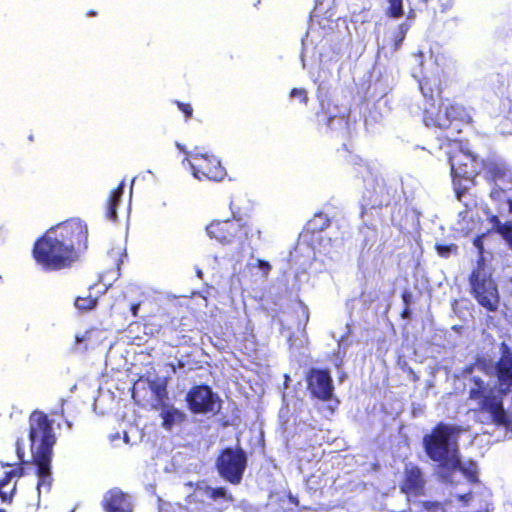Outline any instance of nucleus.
I'll use <instances>...</instances> for the list:
<instances>
[{
	"label": "nucleus",
	"mask_w": 512,
	"mask_h": 512,
	"mask_svg": "<svg viewBox=\"0 0 512 512\" xmlns=\"http://www.w3.org/2000/svg\"><path fill=\"white\" fill-rule=\"evenodd\" d=\"M476 370L495 376L498 385H485L481 378L473 377L474 387L470 389V398L478 402L480 409L488 413L493 422L505 424L508 416L503 408V397L512 392V349L502 343L499 358L478 359L469 372Z\"/></svg>",
	"instance_id": "f257e3e1"
},
{
	"label": "nucleus",
	"mask_w": 512,
	"mask_h": 512,
	"mask_svg": "<svg viewBox=\"0 0 512 512\" xmlns=\"http://www.w3.org/2000/svg\"><path fill=\"white\" fill-rule=\"evenodd\" d=\"M87 226L80 219H71L51 227L34 245L33 254L46 270L69 266L86 249Z\"/></svg>",
	"instance_id": "f03ea898"
},
{
	"label": "nucleus",
	"mask_w": 512,
	"mask_h": 512,
	"mask_svg": "<svg viewBox=\"0 0 512 512\" xmlns=\"http://www.w3.org/2000/svg\"><path fill=\"white\" fill-rule=\"evenodd\" d=\"M28 441L31 457L36 465L38 494L49 493L53 483L51 458L56 436L53 431V421L45 413L41 411L31 413Z\"/></svg>",
	"instance_id": "7ed1b4c3"
},
{
	"label": "nucleus",
	"mask_w": 512,
	"mask_h": 512,
	"mask_svg": "<svg viewBox=\"0 0 512 512\" xmlns=\"http://www.w3.org/2000/svg\"><path fill=\"white\" fill-rule=\"evenodd\" d=\"M448 158L456 197L461 201L474 177L479 173L481 163L470 150L458 140L447 139L439 147Z\"/></svg>",
	"instance_id": "20e7f679"
},
{
	"label": "nucleus",
	"mask_w": 512,
	"mask_h": 512,
	"mask_svg": "<svg viewBox=\"0 0 512 512\" xmlns=\"http://www.w3.org/2000/svg\"><path fill=\"white\" fill-rule=\"evenodd\" d=\"M460 431L456 426L440 423L430 434L425 435L423 445L429 458L441 463L444 468L459 465Z\"/></svg>",
	"instance_id": "39448f33"
},
{
	"label": "nucleus",
	"mask_w": 512,
	"mask_h": 512,
	"mask_svg": "<svg viewBox=\"0 0 512 512\" xmlns=\"http://www.w3.org/2000/svg\"><path fill=\"white\" fill-rule=\"evenodd\" d=\"M470 286L477 302L488 311H496L499 305V292L492 279L490 269L479 261L470 275Z\"/></svg>",
	"instance_id": "423d86ee"
},
{
	"label": "nucleus",
	"mask_w": 512,
	"mask_h": 512,
	"mask_svg": "<svg viewBox=\"0 0 512 512\" xmlns=\"http://www.w3.org/2000/svg\"><path fill=\"white\" fill-rule=\"evenodd\" d=\"M232 494L224 487H197L187 498L188 509L191 512H223L227 505L233 502Z\"/></svg>",
	"instance_id": "0eeeda50"
},
{
	"label": "nucleus",
	"mask_w": 512,
	"mask_h": 512,
	"mask_svg": "<svg viewBox=\"0 0 512 512\" xmlns=\"http://www.w3.org/2000/svg\"><path fill=\"white\" fill-rule=\"evenodd\" d=\"M493 184L490 199L497 205L500 214H512V178L504 163H494L490 167Z\"/></svg>",
	"instance_id": "6e6552de"
},
{
	"label": "nucleus",
	"mask_w": 512,
	"mask_h": 512,
	"mask_svg": "<svg viewBox=\"0 0 512 512\" xmlns=\"http://www.w3.org/2000/svg\"><path fill=\"white\" fill-rule=\"evenodd\" d=\"M467 119L468 115L463 106L446 101L439 106H435L434 102H429L425 106L423 121L427 127L443 130L449 128L455 121H466Z\"/></svg>",
	"instance_id": "1a4fd4ad"
},
{
	"label": "nucleus",
	"mask_w": 512,
	"mask_h": 512,
	"mask_svg": "<svg viewBox=\"0 0 512 512\" xmlns=\"http://www.w3.org/2000/svg\"><path fill=\"white\" fill-rule=\"evenodd\" d=\"M246 466V453L239 447L224 449L216 460L218 473L231 484L241 482Z\"/></svg>",
	"instance_id": "9d476101"
},
{
	"label": "nucleus",
	"mask_w": 512,
	"mask_h": 512,
	"mask_svg": "<svg viewBox=\"0 0 512 512\" xmlns=\"http://www.w3.org/2000/svg\"><path fill=\"white\" fill-rule=\"evenodd\" d=\"M183 163L188 164L192 175L200 181L204 179L222 181L227 174L221 162L215 156L207 153H196L192 155V160L185 158Z\"/></svg>",
	"instance_id": "9b49d317"
},
{
	"label": "nucleus",
	"mask_w": 512,
	"mask_h": 512,
	"mask_svg": "<svg viewBox=\"0 0 512 512\" xmlns=\"http://www.w3.org/2000/svg\"><path fill=\"white\" fill-rule=\"evenodd\" d=\"M322 110L317 114V120L320 125H324L328 130L339 134H348L350 131L349 111L345 107L325 105L321 102Z\"/></svg>",
	"instance_id": "f8f14e48"
},
{
	"label": "nucleus",
	"mask_w": 512,
	"mask_h": 512,
	"mask_svg": "<svg viewBox=\"0 0 512 512\" xmlns=\"http://www.w3.org/2000/svg\"><path fill=\"white\" fill-rule=\"evenodd\" d=\"M186 399L194 413H214L216 411L218 397L208 386L193 387Z\"/></svg>",
	"instance_id": "ddd939ff"
},
{
	"label": "nucleus",
	"mask_w": 512,
	"mask_h": 512,
	"mask_svg": "<svg viewBox=\"0 0 512 512\" xmlns=\"http://www.w3.org/2000/svg\"><path fill=\"white\" fill-rule=\"evenodd\" d=\"M307 383L308 390L314 397L323 401L332 397L334 386L327 370L312 368L307 375Z\"/></svg>",
	"instance_id": "4468645a"
},
{
	"label": "nucleus",
	"mask_w": 512,
	"mask_h": 512,
	"mask_svg": "<svg viewBox=\"0 0 512 512\" xmlns=\"http://www.w3.org/2000/svg\"><path fill=\"white\" fill-rule=\"evenodd\" d=\"M233 218L236 220L237 227L235 231V243L239 249L243 250L245 247L253 248L255 241L260 240L261 230L258 226L252 223L243 222L241 218H236L234 211Z\"/></svg>",
	"instance_id": "2eb2a0df"
},
{
	"label": "nucleus",
	"mask_w": 512,
	"mask_h": 512,
	"mask_svg": "<svg viewBox=\"0 0 512 512\" xmlns=\"http://www.w3.org/2000/svg\"><path fill=\"white\" fill-rule=\"evenodd\" d=\"M238 229L236 220L213 221L206 227L207 235L223 245L235 243V231Z\"/></svg>",
	"instance_id": "dca6fc26"
},
{
	"label": "nucleus",
	"mask_w": 512,
	"mask_h": 512,
	"mask_svg": "<svg viewBox=\"0 0 512 512\" xmlns=\"http://www.w3.org/2000/svg\"><path fill=\"white\" fill-rule=\"evenodd\" d=\"M106 512H132L131 497L121 490L114 488L108 491L103 499Z\"/></svg>",
	"instance_id": "f3484780"
},
{
	"label": "nucleus",
	"mask_w": 512,
	"mask_h": 512,
	"mask_svg": "<svg viewBox=\"0 0 512 512\" xmlns=\"http://www.w3.org/2000/svg\"><path fill=\"white\" fill-rule=\"evenodd\" d=\"M424 478L420 469L416 466H406L405 477L401 485V491L410 496H418L424 488Z\"/></svg>",
	"instance_id": "a211bd4d"
},
{
	"label": "nucleus",
	"mask_w": 512,
	"mask_h": 512,
	"mask_svg": "<svg viewBox=\"0 0 512 512\" xmlns=\"http://www.w3.org/2000/svg\"><path fill=\"white\" fill-rule=\"evenodd\" d=\"M160 417L162 419L163 428L171 431L184 422L186 415L173 405L162 404L160 406Z\"/></svg>",
	"instance_id": "6ab92c4d"
},
{
	"label": "nucleus",
	"mask_w": 512,
	"mask_h": 512,
	"mask_svg": "<svg viewBox=\"0 0 512 512\" xmlns=\"http://www.w3.org/2000/svg\"><path fill=\"white\" fill-rule=\"evenodd\" d=\"M124 186H125L124 181H122L119 184V186L115 190H113L110 194L109 201H108V207H107V217L112 221H115L117 219L116 207L123 196Z\"/></svg>",
	"instance_id": "aec40b11"
},
{
	"label": "nucleus",
	"mask_w": 512,
	"mask_h": 512,
	"mask_svg": "<svg viewBox=\"0 0 512 512\" xmlns=\"http://www.w3.org/2000/svg\"><path fill=\"white\" fill-rule=\"evenodd\" d=\"M447 469L451 470L452 473L456 471H460L470 482H474L477 480L476 474H477V465L473 461H469L467 464H463L459 460V465L455 467H446Z\"/></svg>",
	"instance_id": "412c9836"
},
{
	"label": "nucleus",
	"mask_w": 512,
	"mask_h": 512,
	"mask_svg": "<svg viewBox=\"0 0 512 512\" xmlns=\"http://www.w3.org/2000/svg\"><path fill=\"white\" fill-rule=\"evenodd\" d=\"M494 228L503 236L506 240L509 248L512 250V222L508 221L502 223L497 216L491 218Z\"/></svg>",
	"instance_id": "4be33fe9"
},
{
	"label": "nucleus",
	"mask_w": 512,
	"mask_h": 512,
	"mask_svg": "<svg viewBox=\"0 0 512 512\" xmlns=\"http://www.w3.org/2000/svg\"><path fill=\"white\" fill-rule=\"evenodd\" d=\"M246 266L250 271L257 268L261 272L262 279H267L272 270L269 262L255 257H251Z\"/></svg>",
	"instance_id": "5701e85b"
},
{
	"label": "nucleus",
	"mask_w": 512,
	"mask_h": 512,
	"mask_svg": "<svg viewBox=\"0 0 512 512\" xmlns=\"http://www.w3.org/2000/svg\"><path fill=\"white\" fill-rule=\"evenodd\" d=\"M413 18H414V13L411 11L407 17V20L398 26L397 33L395 34V37H394L395 50L399 49L402 42L404 41L405 36L411 27V22H412Z\"/></svg>",
	"instance_id": "b1692460"
},
{
	"label": "nucleus",
	"mask_w": 512,
	"mask_h": 512,
	"mask_svg": "<svg viewBox=\"0 0 512 512\" xmlns=\"http://www.w3.org/2000/svg\"><path fill=\"white\" fill-rule=\"evenodd\" d=\"M22 475V469L21 468H14L6 473V478L2 482H0V499L1 502H10L11 501V495H8L6 492L3 491V488L7 485V483L10 481L11 478L14 477H20Z\"/></svg>",
	"instance_id": "393cba45"
},
{
	"label": "nucleus",
	"mask_w": 512,
	"mask_h": 512,
	"mask_svg": "<svg viewBox=\"0 0 512 512\" xmlns=\"http://www.w3.org/2000/svg\"><path fill=\"white\" fill-rule=\"evenodd\" d=\"M387 15L389 17L398 18L403 15V0H388Z\"/></svg>",
	"instance_id": "a878e982"
},
{
	"label": "nucleus",
	"mask_w": 512,
	"mask_h": 512,
	"mask_svg": "<svg viewBox=\"0 0 512 512\" xmlns=\"http://www.w3.org/2000/svg\"><path fill=\"white\" fill-rule=\"evenodd\" d=\"M436 251L439 256L449 258L458 253V246L456 244H437Z\"/></svg>",
	"instance_id": "bb28decb"
},
{
	"label": "nucleus",
	"mask_w": 512,
	"mask_h": 512,
	"mask_svg": "<svg viewBox=\"0 0 512 512\" xmlns=\"http://www.w3.org/2000/svg\"><path fill=\"white\" fill-rule=\"evenodd\" d=\"M334 5V0H315L314 16L329 12Z\"/></svg>",
	"instance_id": "cd10ccee"
},
{
	"label": "nucleus",
	"mask_w": 512,
	"mask_h": 512,
	"mask_svg": "<svg viewBox=\"0 0 512 512\" xmlns=\"http://www.w3.org/2000/svg\"><path fill=\"white\" fill-rule=\"evenodd\" d=\"M96 298H93L91 295L87 297H78L75 300V306L79 310H88L93 308L96 305Z\"/></svg>",
	"instance_id": "c85d7f7f"
},
{
	"label": "nucleus",
	"mask_w": 512,
	"mask_h": 512,
	"mask_svg": "<svg viewBox=\"0 0 512 512\" xmlns=\"http://www.w3.org/2000/svg\"><path fill=\"white\" fill-rule=\"evenodd\" d=\"M289 97L291 99L298 100L300 103L304 105H307L309 100L307 91L304 88H293L290 91Z\"/></svg>",
	"instance_id": "c756f323"
},
{
	"label": "nucleus",
	"mask_w": 512,
	"mask_h": 512,
	"mask_svg": "<svg viewBox=\"0 0 512 512\" xmlns=\"http://www.w3.org/2000/svg\"><path fill=\"white\" fill-rule=\"evenodd\" d=\"M328 222H329V220L325 215L319 214V215H316L312 221H310L309 225L312 230H316V229L322 230L326 226H328Z\"/></svg>",
	"instance_id": "7c9ffc66"
},
{
	"label": "nucleus",
	"mask_w": 512,
	"mask_h": 512,
	"mask_svg": "<svg viewBox=\"0 0 512 512\" xmlns=\"http://www.w3.org/2000/svg\"><path fill=\"white\" fill-rule=\"evenodd\" d=\"M109 256L116 261L117 270H119L120 264L122 263V257L126 256L125 248L121 245L116 248H112L109 251Z\"/></svg>",
	"instance_id": "2f4dec72"
},
{
	"label": "nucleus",
	"mask_w": 512,
	"mask_h": 512,
	"mask_svg": "<svg viewBox=\"0 0 512 512\" xmlns=\"http://www.w3.org/2000/svg\"><path fill=\"white\" fill-rule=\"evenodd\" d=\"M419 88L421 90L422 95L425 98H429V100H433L432 88L428 85V82L425 79L419 80Z\"/></svg>",
	"instance_id": "473e14b6"
},
{
	"label": "nucleus",
	"mask_w": 512,
	"mask_h": 512,
	"mask_svg": "<svg viewBox=\"0 0 512 512\" xmlns=\"http://www.w3.org/2000/svg\"><path fill=\"white\" fill-rule=\"evenodd\" d=\"M179 110L185 115L186 120L189 119L193 114V108L190 104L182 103L180 101L175 102Z\"/></svg>",
	"instance_id": "72a5a7b5"
},
{
	"label": "nucleus",
	"mask_w": 512,
	"mask_h": 512,
	"mask_svg": "<svg viewBox=\"0 0 512 512\" xmlns=\"http://www.w3.org/2000/svg\"><path fill=\"white\" fill-rule=\"evenodd\" d=\"M16 452L17 456L21 461H24L25 449H24V440L18 439L16 442Z\"/></svg>",
	"instance_id": "f704fd0d"
},
{
	"label": "nucleus",
	"mask_w": 512,
	"mask_h": 512,
	"mask_svg": "<svg viewBox=\"0 0 512 512\" xmlns=\"http://www.w3.org/2000/svg\"><path fill=\"white\" fill-rule=\"evenodd\" d=\"M89 339V332L86 331L84 332L83 334H76L75 336V344L78 346V345H81L83 343H86Z\"/></svg>",
	"instance_id": "c9c22d12"
},
{
	"label": "nucleus",
	"mask_w": 512,
	"mask_h": 512,
	"mask_svg": "<svg viewBox=\"0 0 512 512\" xmlns=\"http://www.w3.org/2000/svg\"><path fill=\"white\" fill-rule=\"evenodd\" d=\"M424 507H425L426 510L432 511V512H435V511H437L439 509L442 510V506L438 502H425L424 503Z\"/></svg>",
	"instance_id": "e433bc0d"
},
{
	"label": "nucleus",
	"mask_w": 512,
	"mask_h": 512,
	"mask_svg": "<svg viewBox=\"0 0 512 512\" xmlns=\"http://www.w3.org/2000/svg\"><path fill=\"white\" fill-rule=\"evenodd\" d=\"M176 147H177L180 151H182L183 153H185V154L187 155V157H186V158H188V157H191V158H192V155H195V154L197 153V152H189V151H187V150H186V148H185V146H184V145H182V144H180L179 142H177V143H176Z\"/></svg>",
	"instance_id": "4c0bfd02"
},
{
	"label": "nucleus",
	"mask_w": 512,
	"mask_h": 512,
	"mask_svg": "<svg viewBox=\"0 0 512 512\" xmlns=\"http://www.w3.org/2000/svg\"><path fill=\"white\" fill-rule=\"evenodd\" d=\"M507 100L510 102V110H512V82L507 87Z\"/></svg>",
	"instance_id": "58836bf2"
},
{
	"label": "nucleus",
	"mask_w": 512,
	"mask_h": 512,
	"mask_svg": "<svg viewBox=\"0 0 512 512\" xmlns=\"http://www.w3.org/2000/svg\"><path fill=\"white\" fill-rule=\"evenodd\" d=\"M472 498L471 493H466L458 496V499L464 503H468Z\"/></svg>",
	"instance_id": "ea45409f"
},
{
	"label": "nucleus",
	"mask_w": 512,
	"mask_h": 512,
	"mask_svg": "<svg viewBox=\"0 0 512 512\" xmlns=\"http://www.w3.org/2000/svg\"><path fill=\"white\" fill-rule=\"evenodd\" d=\"M346 328H347V333L345 335H342L341 338L339 339V346H341L345 342L346 338L351 333L349 325H347Z\"/></svg>",
	"instance_id": "a19ab883"
},
{
	"label": "nucleus",
	"mask_w": 512,
	"mask_h": 512,
	"mask_svg": "<svg viewBox=\"0 0 512 512\" xmlns=\"http://www.w3.org/2000/svg\"><path fill=\"white\" fill-rule=\"evenodd\" d=\"M159 512H174L169 504H164L159 507Z\"/></svg>",
	"instance_id": "79ce46f5"
},
{
	"label": "nucleus",
	"mask_w": 512,
	"mask_h": 512,
	"mask_svg": "<svg viewBox=\"0 0 512 512\" xmlns=\"http://www.w3.org/2000/svg\"><path fill=\"white\" fill-rule=\"evenodd\" d=\"M139 307H140V304H134V305H132V307H131V311H132V314H133L134 316H136V315H137V311H138Z\"/></svg>",
	"instance_id": "37998d69"
},
{
	"label": "nucleus",
	"mask_w": 512,
	"mask_h": 512,
	"mask_svg": "<svg viewBox=\"0 0 512 512\" xmlns=\"http://www.w3.org/2000/svg\"><path fill=\"white\" fill-rule=\"evenodd\" d=\"M410 297L411 295L409 293H404L402 298H403V301L408 304L409 303V300H410Z\"/></svg>",
	"instance_id": "c03bdc74"
},
{
	"label": "nucleus",
	"mask_w": 512,
	"mask_h": 512,
	"mask_svg": "<svg viewBox=\"0 0 512 512\" xmlns=\"http://www.w3.org/2000/svg\"><path fill=\"white\" fill-rule=\"evenodd\" d=\"M408 315H409V310H405L404 313H403V316L404 317H408Z\"/></svg>",
	"instance_id": "a18cd8bd"
},
{
	"label": "nucleus",
	"mask_w": 512,
	"mask_h": 512,
	"mask_svg": "<svg viewBox=\"0 0 512 512\" xmlns=\"http://www.w3.org/2000/svg\"><path fill=\"white\" fill-rule=\"evenodd\" d=\"M202 274H203V273H202V271H201V270H198V271H197V276H198V277H200V278H201V277H202Z\"/></svg>",
	"instance_id": "49530a36"
},
{
	"label": "nucleus",
	"mask_w": 512,
	"mask_h": 512,
	"mask_svg": "<svg viewBox=\"0 0 512 512\" xmlns=\"http://www.w3.org/2000/svg\"><path fill=\"white\" fill-rule=\"evenodd\" d=\"M290 501H291L292 503H295V504L297 503V502H296V499H295V498H293V497H290Z\"/></svg>",
	"instance_id": "de8ad7c7"
}]
</instances>
